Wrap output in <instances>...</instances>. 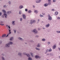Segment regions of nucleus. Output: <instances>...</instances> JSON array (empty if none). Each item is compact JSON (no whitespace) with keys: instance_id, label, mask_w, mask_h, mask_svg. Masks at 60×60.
Here are the masks:
<instances>
[{"instance_id":"obj_1","label":"nucleus","mask_w":60,"mask_h":60,"mask_svg":"<svg viewBox=\"0 0 60 60\" xmlns=\"http://www.w3.org/2000/svg\"><path fill=\"white\" fill-rule=\"evenodd\" d=\"M32 32L34 33L35 34H37L38 33V31L36 29H34V30H32Z\"/></svg>"},{"instance_id":"obj_2","label":"nucleus","mask_w":60,"mask_h":60,"mask_svg":"<svg viewBox=\"0 0 60 60\" xmlns=\"http://www.w3.org/2000/svg\"><path fill=\"white\" fill-rule=\"evenodd\" d=\"M31 21L30 22V24H33L34 23H35V20H31Z\"/></svg>"},{"instance_id":"obj_3","label":"nucleus","mask_w":60,"mask_h":60,"mask_svg":"<svg viewBox=\"0 0 60 60\" xmlns=\"http://www.w3.org/2000/svg\"><path fill=\"white\" fill-rule=\"evenodd\" d=\"M48 20H52V17H51L50 16V15H48Z\"/></svg>"},{"instance_id":"obj_4","label":"nucleus","mask_w":60,"mask_h":60,"mask_svg":"<svg viewBox=\"0 0 60 60\" xmlns=\"http://www.w3.org/2000/svg\"><path fill=\"white\" fill-rule=\"evenodd\" d=\"M2 11H3V13H4V16H5V15H7V14H6V11H5V10H3Z\"/></svg>"},{"instance_id":"obj_5","label":"nucleus","mask_w":60,"mask_h":60,"mask_svg":"<svg viewBox=\"0 0 60 60\" xmlns=\"http://www.w3.org/2000/svg\"><path fill=\"white\" fill-rule=\"evenodd\" d=\"M23 54L24 55H26L27 56H28V57H29L30 56V54H26V53L25 52L23 53Z\"/></svg>"},{"instance_id":"obj_6","label":"nucleus","mask_w":60,"mask_h":60,"mask_svg":"<svg viewBox=\"0 0 60 60\" xmlns=\"http://www.w3.org/2000/svg\"><path fill=\"white\" fill-rule=\"evenodd\" d=\"M5 47H7V48L9 47H10V44H9V43L6 44L5 45Z\"/></svg>"},{"instance_id":"obj_7","label":"nucleus","mask_w":60,"mask_h":60,"mask_svg":"<svg viewBox=\"0 0 60 60\" xmlns=\"http://www.w3.org/2000/svg\"><path fill=\"white\" fill-rule=\"evenodd\" d=\"M49 26H50V24L49 23H48L45 25L46 27V28H48V27H49Z\"/></svg>"},{"instance_id":"obj_8","label":"nucleus","mask_w":60,"mask_h":60,"mask_svg":"<svg viewBox=\"0 0 60 60\" xmlns=\"http://www.w3.org/2000/svg\"><path fill=\"white\" fill-rule=\"evenodd\" d=\"M56 45H55L52 46V48L53 49H55L56 48Z\"/></svg>"},{"instance_id":"obj_9","label":"nucleus","mask_w":60,"mask_h":60,"mask_svg":"<svg viewBox=\"0 0 60 60\" xmlns=\"http://www.w3.org/2000/svg\"><path fill=\"white\" fill-rule=\"evenodd\" d=\"M41 1V0H37L36 1V3H40Z\"/></svg>"},{"instance_id":"obj_10","label":"nucleus","mask_w":60,"mask_h":60,"mask_svg":"<svg viewBox=\"0 0 60 60\" xmlns=\"http://www.w3.org/2000/svg\"><path fill=\"white\" fill-rule=\"evenodd\" d=\"M41 46V44L39 43L38 44V45L37 46V47L38 48H39Z\"/></svg>"},{"instance_id":"obj_11","label":"nucleus","mask_w":60,"mask_h":60,"mask_svg":"<svg viewBox=\"0 0 60 60\" xmlns=\"http://www.w3.org/2000/svg\"><path fill=\"white\" fill-rule=\"evenodd\" d=\"M22 17L23 19H26V15H23Z\"/></svg>"},{"instance_id":"obj_12","label":"nucleus","mask_w":60,"mask_h":60,"mask_svg":"<svg viewBox=\"0 0 60 60\" xmlns=\"http://www.w3.org/2000/svg\"><path fill=\"white\" fill-rule=\"evenodd\" d=\"M11 11H8L7 12V13L8 14V15H9V14H11Z\"/></svg>"},{"instance_id":"obj_13","label":"nucleus","mask_w":60,"mask_h":60,"mask_svg":"<svg viewBox=\"0 0 60 60\" xmlns=\"http://www.w3.org/2000/svg\"><path fill=\"white\" fill-rule=\"evenodd\" d=\"M22 53L20 52H19L18 54V55H19L20 56H22Z\"/></svg>"},{"instance_id":"obj_14","label":"nucleus","mask_w":60,"mask_h":60,"mask_svg":"<svg viewBox=\"0 0 60 60\" xmlns=\"http://www.w3.org/2000/svg\"><path fill=\"white\" fill-rule=\"evenodd\" d=\"M58 14V12L57 11L55 13V15H57Z\"/></svg>"},{"instance_id":"obj_15","label":"nucleus","mask_w":60,"mask_h":60,"mask_svg":"<svg viewBox=\"0 0 60 60\" xmlns=\"http://www.w3.org/2000/svg\"><path fill=\"white\" fill-rule=\"evenodd\" d=\"M18 39L19 40H21V41H23L24 40V39H22V38L20 37Z\"/></svg>"},{"instance_id":"obj_16","label":"nucleus","mask_w":60,"mask_h":60,"mask_svg":"<svg viewBox=\"0 0 60 60\" xmlns=\"http://www.w3.org/2000/svg\"><path fill=\"white\" fill-rule=\"evenodd\" d=\"M13 39V37H12L10 38V41H12Z\"/></svg>"},{"instance_id":"obj_17","label":"nucleus","mask_w":60,"mask_h":60,"mask_svg":"<svg viewBox=\"0 0 60 60\" xmlns=\"http://www.w3.org/2000/svg\"><path fill=\"white\" fill-rule=\"evenodd\" d=\"M19 9H22V8H23V6L22 5L20 6H19Z\"/></svg>"},{"instance_id":"obj_18","label":"nucleus","mask_w":60,"mask_h":60,"mask_svg":"<svg viewBox=\"0 0 60 60\" xmlns=\"http://www.w3.org/2000/svg\"><path fill=\"white\" fill-rule=\"evenodd\" d=\"M51 43V42L49 41H48L47 42V44H48V45H49V44H50Z\"/></svg>"},{"instance_id":"obj_19","label":"nucleus","mask_w":60,"mask_h":60,"mask_svg":"<svg viewBox=\"0 0 60 60\" xmlns=\"http://www.w3.org/2000/svg\"><path fill=\"white\" fill-rule=\"evenodd\" d=\"M9 45H12V44H13V43H12V42H9Z\"/></svg>"},{"instance_id":"obj_20","label":"nucleus","mask_w":60,"mask_h":60,"mask_svg":"<svg viewBox=\"0 0 60 60\" xmlns=\"http://www.w3.org/2000/svg\"><path fill=\"white\" fill-rule=\"evenodd\" d=\"M38 55H36L35 56V58L36 59H37L38 58Z\"/></svg>"},{"instance_id":"obj_21","label":"nucleus","mask_w":60,"mask_h":60,"mask_svg":"<svg viewBox=\"0 0 60 60\" xmlns=\"http://www.w3.org/2000/svg\"><path fill=\"white\" fill-rule=\"evenodd\" d=\"M28 60H32V58H31L30 57H29L28 58Z\"/></svg>"},{"instance_id":"obj_22","label":"nucleus","mask_w":60,"mask_h":60,"mask_svg":"<svg viewBox=\"0 0 60 60\" xmlns=\"http://www.w3.org/2000/svg\"><path fill=\"white\" fill-rule=\"evenodd\" d=\"M49 52H51V51H52V49H50L49 50Z\"/></svg>"},{"instance_id":"obj_23","label":"nucleus","mask_w":60,"mask_h":60,"mask_svg":"<svg viewBox=\"0 0 60 60\" xmlns=\"http://www.w3.org/2000/svg\"><path fill=\"white\" fill-rule=\"evenodd\" d=\"M49 49H47L46 50L45 53H47V52H49Z\"/></svg>"},{"instance_id":"obj_24","label":"nucleus","mask_w":60,"mask_h":60,"mask_svg":"<svg viewBox=\"0 0 60 60\" xmlns=\"http://www.w3.org/2000/svg\"><path fill=\"white\" fill-rule=\"evenodd\" d=\"M5 36H6V35L5 34L3 35L2 36V37H4Z\"/></svg>"},{"instance_id":"obj_25","label":"nucleus","mask_w":60,"mask_h":60,"mask_svg":"<svg viewBox=\"0 0 60 60\" xmlns=\"http://www.w3.org/2000/svg\"><path fill=\"white\" fill-rule=\"evenodd\" d=\"M36 50H40V49L39 48H38L37 47H36Z\"/></svg>"},{"instance_id":"obj_26","label":"nucleus","mask_w":60,"mask_h":60,"mask_svg":"<svg viewBox=\"0 0 60 60\" xmlns=\"http://www.w3.org/2000/svg\"><path fill=\"white\" fill-rule=\"evenodd\" d=\"M56 33L58 34V33H60V31H56Z\"/></svg>"},{"instance_id":"obj_27","label":"nucleus","mask_w":60,"mask_h":60,"mask_svg":"<svg viewBox=\"0 0 60 60\" xmlns=\"http://www.w3.org/2000/svg\"><path fill=\"white\" fill-rule=\"evenodd\" d=\"M50 55V56H54V55L53 54H52V53H50L49 54Z\"/></svg>"},{"instance_id":"obj_28","label":"nucleus","mask_w":60,"mask_h":60,"mask_svg":"<svg viewBox=\"0 0 60 60\" xmlns=\"http://www.w3.org/2000/svg\"><path fill=\"white\" fill-rule=\"evenodd\" d=\"M51 2H49L48 3V5H51Z\"/></svg>"},{"instance_id":"obj_29","label":"nucleus","mask_w":60,"mask_h":60,"mask_svg":"<svg viewBox=\"0 0 60 60\" xmlns=\"http://www.w3.org/2000/svg\"><path fill=\"white\" fill-rule=\"evenodd\" d=\"M34 11V12H35L36 13H38V11H36V10H35Z\"/></svg>"},{"instance_id":"obj_30","label":"nucleus","mask_w":60,"mask_h":60,"mask_svg":"<svg viewBox=\"0 0 60 60\" xmlns=\"http://www.w3.org/2000/svg\"><path fill=\"white\" fill-rule=\"evenodd\" d=\"M40 17H44V16H43V15H41V14H40Z\"/></svg>"},{"instance_id":"obj_31","label":"nucleus","mask_w":60,"mask_h":60,"mask_svg":"<svg viewBox=\"0 0 60 60\" xmlns=\"http://www.w3.org/2000/svg\"><path fill=\"white\" fill-rule=\"evenodd\" d=\"M14 22H15L14 21H12V24H13V25H14Z\"/></svg>"},{"instance_id":"obj_32","label":"nucleus","mask_w":60,"mask_h":60,"mask_svg":"<svg viewBox=\"0 0 60 60\" xmlns=\"http://www.w3.org/2000/svg\"><path fill=\"white\" fill-rule=\"evenodd\" d=\"M28 12V13H31V12H32V11H31V10H29Z\"/></svg>"},{"instance_id":"obj_33","label":"nucleus","mask_w":60,"mask_h":60,"mask_svg":"<svg viewBox=\"0 0 60 60\" xmlns=\"http://www.w3.org/2000/svg\"><path fill=\"white\" fill-rule=\"evenodd\" d=\"M33 53H31V56L32 57H34V56L33 55Z\"/></svg>"},{"instance_id":"obj_34","label":"nucleus","mask_w":60,"mask_h":60,"mask_svg":"<svg viewBox=\"0 0 60 60\" xmlns=\"http://www.w3.org/2000/svg\"><path fill=\"white\" fill-rule=\"evenodd\" d=\"M2 60H5V59H4V57H2Z\"/></svg>"},{"instance_id":"obj_35","label":"nucleus","mask_w":60,"mask_h":60,"mask_svg":"<svg viewBox=\"0 0 60 60\" xmlns=\"http://www.w3.org/2000/svg\"><path fill=\"white\" fill-rule=\"evenodd\" d=\"M42 41H45V39L44 38L42 39Z\"/></svg>"},{"instance_id":"obj_36","label":"nucleus","mask_w":60,"mask_h":60,"mask_svg":"<svg viewBox=\"0 0 60 60\" xmlns=\"http://www.w3.org/2000/svg\"><path fill=\"white\" fill-rule=\"evenodd\" d=\"M48 6V4H45V7H46V6Z\"/></svg>"},{"instance_id":"obj_37","label":"nucleus","mask_w":60,"mask_h":60,"mask_svg":"<svg viewBox=\"0 0 60 60\" xmlns=\"http://www.w3.org/2000/svg\"><path fill=\"white\" fill-rule=\"evenodd\" d=\"M57 19H60V17H58L57 18Z\"/></svg>"},{"instance_id":"obj_38","label":"nucleus","mask_w":60,"mask_h":60,"mask_svg":"<svg viewBox=\"0 0 60 60\" xmlns=\"http://www.w3.org/2000/svg\"><path fill=\"white\" fill-rule=\"evenodd\" d=\"M53 3H55L56 2V0H53Z\"/></svg>"},{"instance_id":"obj_39","label":"nucleus","mask_w":60,"mask_h":60,"mask_svg":"<svg viewBox=\"0 0 60 60\" xmlns=\"http://www.w3.org/2000/svg\"><path fill=\"white\" fill-rule=\"evenodd\" d=\"M14 33L16 34V30H14Z\"/></svg>"},{"instance_id":"obj_40","label":"nucleus","mask_w":60,"mask_h":60,"mask_svg":"<svg viewBox=\"0 0 60 60\" xmlns=\"http://www.w3.org/2000/svg\"><path fill=\"white\" fill-rule=\"evenodd\" d=\"M0 25H1V26H4V24H3L2 23H0Z\"/></svg>"},{"instance_id":"obj_41","label":"nucleus","mask_w":60,"mask_h":60,"mask_svg":"<svg viewBox=\"0 0 60 60\" xmlns=\"http://www.w3.org/2000/svg\"><path fill=\"white\" fill-rule=\"evenodd\" d=\"M35 37H37V38H38V37H39V36L36 35V36Z\"/></svg>"},{"instance_id":"obj_42","label":"nucleus","mask_w":60,"mask_h":60,"mask_svg":"<svg viewBox=\"0 0 60 60\" xmlns=\"http://www.w3.org/2000/svg\"><path fill=\"white\" fill-rule=\"evenodd\" d=\"M51 10L52 11H55V10H54V9H52Z\"/></svg>"},{"instance_id":"obj_43","label":"nucleus","mask_w":60,"mask_h":60,"mask_svg":"<svg viewBox=\"0 0 60 60\" xmlns=\"http://www.w3.org/2000/svg\"><path fill=\"white\" fill-rule=\"evenodd\" d=\"M48 1L49 2H51V0H48Z\"/></svg>"},{"instance_id":"obj_44","label":"nucleus","mask_w":60,"mask_h":60,"mask_svg":"<svg viewBox=\"0 0 60 60\" xmlns=\"http://www.w3.org/2000/svg\"><path fill=\"white\" fill-rule=\"evenodd\" d=\"M4 8H6V6L5 5H4Z\"/></svg>"},{"instance_id":"obj_45","label":"nucleus","mask_w":60,"mask_h":60,"mask_svg":"<svg viewBox=\"0 0 60 60\" xmlns=\"http://www.w3.org/2000/svg\"><path fill=\"white\" fill-rule=\"evenodd\" d=\"M8 3L9 4H11V1H9L8 2Z\"/></svg>"},{"instance_id":"obj_46","label":"nucleus","mask_w":60,"mask_h":60,"mask_svg":"<svg viewBox=\"0 0 60 60\" xmlns=\"http://www.w3.org/2000/svg\"><path fill=\"white\" fill-rule=\"evenodd\" d=\"M19 14H21V11H19Z\"/></svg>"},{"instance_id":"obj_47","label":"nucleus","mask_w":60,"mask_h":60,"mask_svg":"<svg viewBox=\"0 0 60 60\" xmlns=\"http://www.w3.org/2000/svg\"><path fill=\"white\" fill-rule=\"evenodd\" d=\"M2 43V41H0V44H1Z\"/></svg>"},{"instance_id":"obj_48","label":"nucleus","mask_w":60,"mask_h":60,"mask_svg":"<svg viewBox=\"0 0 60 60\" xmlns=\"http://www.w3.org/2000/svg\"><path fill=\"white\" fill-rule=\"evenodd\" d=\"M25 11H27V9H25Z\"/></svg>"},{"instance_id":"obj_49","label":"nucleus","mask_w":60,"mask_h":60,"mask_svg":"<svg viewBox=\"0 0 60 60\" xmlns=\"http://www.w3.org/2000/svg\"><path fill=\"white\" fill-rule=\"evenodd\" d=\"M5 16V17L6 18H7V15H4Z\"/></svg>"},{"instance_id":"obj_50","label":"nucleus","mask_w":60,"mask_h":60,"mask_svg":"<svg viewBox=\"0 0 60 60\" xmlns=\"http://www.w3.org/2000/svg\"><path fill=\"white\" fill-rule=\"evenodd\" d=\"M1 17L4 18V15H2Z\"/></svg>"},{"instance_id":"obj_51","label":"nucleus","mask_w":60,"mask_h":60,"mask_svg":"<svg viewBox=\"0 0 60 60\" xmlns=\"http://www.w3.org/2000/svg\"><path fill=\"white\" fill-rule=\"evenodd\" d=\"M38 30L39 31V30H41V28H38Z\"/></svg>"},{"instance_id":"obj_52","label":"nucleus","mask_w":60,"mask_h":60,"mask_svg":"<svg viewBox=\"0 0 60 60\" xmlns=\"http://www.w3.org/2000/svg\"><path fill=\"white\" fill-rule=\"evenodd\" d=\"M2 13L1 12H0V16H1L2 15Z\"/></svg>"},{"instance_id":"obj_53","label":"nucleus","mask_w":60,"mask_h":60,"mask_svg":"<svg viewBox=\"0 0 60 60\" xmlns=\"http://www.w3.org/2000/svg\"><path fill=\"white\" fill-rule=\"evenodd\" d=\"M8 27L9 29H11V27H10V26H8Z\"/></svg>"},{"instance_id":"obj_54","label":"nucleus","mask_w":60,"mask_h":60,"mask_svg":"<svg viewBox=\"0 0 60 60\" xmlns=\"http://www.w3.org/2000/svg\"><path fill=\"white\" fill-rule=\"evenodd\" d=\"M22 18H20V20L21 21H22Z\"/></svg>"},{"instance_id":"obj_55","label":"nucleus","mask_w":60,"mask_h":60,"mask_svg":"<svg viewBox=\"0 0 60 60\" xmlns=\"http://www.w3.org/2000/svg\"><path fill=\"white\" fill-rule=\"evenodd\" d=\"M58 49H59V50L60 51V48H58Z\"/></svg>"},{"instance_id":"obj_56","label":"nucleus","mask_w":60,"mask_h":60,"mask_svg":"<svg viewBox=\"0 0 60 60\" xmlns=\"http://www.w3.org/2000/svg\"><path fill=\"white\" fill-rule=\"evenodd\" d=\"M42 14L43 15H45V13H42Z\"/></svg>"},{"instance_id":"obj_57","label":"nucleus","mask_w":60,"mask_h":60,"mask_svg":"<svg viewBox=\"0 0 60 60\" xmlns=\"http://www.w3.org/2000/svg\"><path fill=\"white\" fill-rule=\"evenodd\" d=\"M31 42H34V41H33L32 40L31 41Z\"/></svg>"},{"instance_id":"obj_58","label":"nucleus","mask_w":60,"mask_h":60,"mask_svg":"<svg viewBox=\"0 0 60 60\" xmlns=\"http://www.w3.org/2000/svg\"><path fill=\"white\" fill-rule=\"evenodd\" d=\"M38 58H41V56H38Z\"/></svg>"},{"instance_id":"obj_59","label":"nucleus","mask_w":60,"mask_h":60,"mask_svg":"<svg viewBox=\"0 0 60 60\" xmlns=\"http://www.w3.org/2000/svg\"><path fill=\"white\" fill-rule=\"evenodd\" d=\"M9 34H8L7 35V36H6V37H7L8 36V35H9Z\"/></svg>"},{"instance_id":"obj_60","label":"nucleus","mask_w":60,"mask_h":60,"mask_svg":"<svg viewBox=\"0 0 60 60\" xmlns=\"http://www.w3.org/2000/svg\"><path fill=\"white\" fill-rule=\"evenodd\" d=\"M33 7L34 8H35V6H34V5L33 6Z\"/></svg>"},{"instance_id":"obj_61","label":"nucleus","mask_w":60,"mask_h":60,"mask_svg":"<svg viewBox=\"0 0 60 60\" xmlns=\"http://www.w3.org/2000/svg\"><path fill=\"white\" fill-rule=\"evenodd\" d=\"M9 32H11V30H9Z\"/></svg>"},{"instance_id":"obj_62","label":"nucleus","mask_w":60,"mask_h":60,"mask_svg":"<svg viewBox=\"0 0 60 60\" xmlns=\"http://www.w3.org/2000/svg\"><path fill=\"white\" fill-rule=\"evenodd\" d=\"M9 34H11V32H9Z\"/></svg>"},{"instance_id":"obj_63","label":"nucleus","mask_w":60,"mask_h":60,"mask_svg":"<svg viewBox=\"0 0 60 60\" xmlns=\"http://www.w3.org/2000/svg\"><path fill=\"white\" fill-rule=\"evenodd\" d=\"M49 55V53H47V56H48V55Z\"/></svg>"},{"instance_id":"obj_64","label":"nucleus","mask_w":60,"mask_h":60,"mask_svg":"<svg viewBox=\"0 0 60 60\" xmlns=\"http://www.w3.org/2000/svg\"><path fill=\"white\" fill-rule=\"evenodd\" d=\"M44 6L45 7V4H44Z\"/></svg>"}]
</instances>
